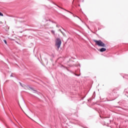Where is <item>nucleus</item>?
<instances>
[{
  "mask_svg": "<svg viewBox=\"0 0 128 128\" xmlns=\"http://www.w3.org/2000/svg\"><path fill=\"white\" fill-rule=\"evenodd\" d=\"M94 42L96 43V46H102V48H106V44H104V42H102L101 40H94Z\"/></svg>",
  "mask_w": 128,
  "mask_h": 128,
  "instance_id": "1",
  "label": "nucleus"
},
{
  "mask_svg": "<svg viewBox=\"0 0 128 128\" xmlns=\"http://www.w3.org/2000/svg\"><path fill=\"white\" fill-rule=\"evenodd\" d=\"M61 44H62V40H60V38H56L55 45L58 48V50L60 48Z\"/></svg>",
  "mask_w": 128,
  "mask_h": 128,
  "instance_id": "2",
  "label": "nucleus"
},
{
  "mask_svg": "<svg viewBox=\"0 0 128 128\" xmlns=\"http://www.w3.org/2000/svg\"><path fill=\"white\" fill-rule=\"evenodd\" d=\"M56 6H58V8H61L62 10H66V12H70V14H72V12H70V11H68V10H66V9H64V8H62V7L58 6V5H56Z\"/></svg>",
  "mask_w": 128,
  "mask_h": 128,
  "instance_id": "3",
  "label": "nucleus"
},
{
  "mask_svg": "<svg viewBox=\"0 0 128 128\" xmlns=\"http://www.w3.org/2000/svg\"><path fill=\"white\" fill-rule=\"evenodd\" d=\"M106 48H101L100 49V52H106Z\"/></svg>",
  "mask_w": 128,
  "mask_h": 128,
  "instance_id": "4",
  "label": "nucleus"
},
{
  "mask_svg": "<svg viewBox=\"0 0 128 128\" xmlns=\"http://www.w3.org/2000/svg\"><path fill=\"white\" fill-rule=\"evenodd\" d=\"M61 32L62 33V34L64 36H66V34H64V32Z\"/></svg>",
  "mask_w": 128,
  "mask_h": 128,
  "instance_id": "5",
  "label": "nucleus"
},
{
  "mask_svg": "<svg viewBox=\"0 0 128 128\" xmlns=\"http://www.w3.org/2000/svg\"><path fill=\"white\" fill-rule=\"evenodd\" d=\"M51 32H52V34H54V30H52L51 31Z\"/></svg>",
  "mask_w": 128,
  "mask_h": 128,
  "instance_id": "6",
  "label": "nucleus"
},
{
  "mask_svg": "<svg viewBox=\"0 0 128 128\" xmlns=\"http://www.w3.org/2000/svg\"><path fill=\"white\" fill-rule=\"evenodd\" d=\"M0 16H4V14H2V12H0Z\"/></svg>",
  "mask_w": 128,
  "mask_h": 128,
  "instance_id": "7",
  "label": "nucleus"
},
{
  "mask_svg": "<svg viewBox=\"0 0 128 128\" xmlns=\"http://www.w3.org/2000/svg\"><path fill=\"white\" fill-rule=\"evenodd\" d=\"M75 76H80V74H75Z\"/></svg>",
  "mask_w": 128,
  "mask_h": 128,
  "instance_id": "8",
  "label": "nucleus"
},
{
  "mask_svg": "<svg viewBox=\"0 0 128 128\" xmlns=\"http://www.w3.org/2000/svg\"><path fill=\"white\" fill-rule=\"evenodd\" d=\"M4 44H6V40H4Z\"/></svg>",
  "mask_w": 128,
  "mask_h": 128,
  "instance_id": "9",
  "label": "nucleus"
},
{
  "mask_svg": "<svg viewBox=\"0 0 128 128\" xmlns=\"http://www.w3.org/2000/svg\"><path fill=\"white\" fill-rule=\"evenodd\" d=\"M59 31L60 32H62V30L60 29L59 30Z\"/></svg>",
  "mask_w": 128,
  "mask_h": 128,
  "instance_id": "10",
  "label": "nucleus"
},
{
  "mask_svg": "<svg viewBox=\"0 0 128 128\" xmlns=\"http://www.w3.org/2000/svg\"><path fill=\"white\" fill-rule=\"evenodd\" d=\"M20 86H22V83L20 82Z\"/></svg>",
  "mask_w": 128,
  "mask_h": 128,
  "instance_id": "11",
  "label": "nucleus"
},
{
  "mask_svg": "<svg viewBox=\"0 0 128 128\" xmlns=\"http://www.w3.org/2000/svg\"><path fill=\"white\" fill-rule=\"evenodd\" d=\"M10 76H11V77H12V74H11V75H10Z\"/></svg>",
  "mask_w": 128,
  "mask_h": 128,
  "instance_id": "12",
  "label": "nucleus"
},
{
  "mask_svg": "<svg viewBox=\"0 0 128 128\" xmlns=\"http://www.w3.org/2000/svg\"><path fill=\"white\" fill-rule=\"evenodd\" d=\"M13 118H14V120H16V118H14V117H13Z\"/></svg>",
  "mask_w": 128,
  "mask_h": 128,
  "instance_id": "13",
  "label": "nucleus"
},
{
  "mask_svg": "<svg viewBox=\"0 0 128 128\" xmlns=\"http://www.w3.org/2000/svg\"><path fill=\"white\" fill-rule=\"evenodd\" d=\"M56 27H57V28L58 27V25H56Z\"/></svg>",
  "mask_w": 128,
  "mask_h": 128,
  "instance_id": "14",
  "label": "nucleus"
},
{
  "mask_svg": "<svg viewBox=\"0 0 128 128\" xmlns=\"http://www.w3.org/2000/svg\"><path fill=\"white\" fill-rule=\"evenodd\" d=\"M63 30H65L64 29V28H63Z\"/></svg>",
  "mask_w": 128,
  "mask_h": 128,
  "instance_id": "15",
  "label": "nucleus"
}]
</instances>
